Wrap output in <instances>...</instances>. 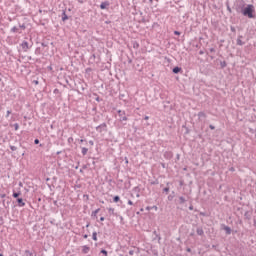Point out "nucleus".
Here are the masks:
<instances>
[{"mask_svg":"<svg viewBox=\"0 0 256 256\" xmlns=\"http://www.w3.org/2000/svg\"><path fill=\"white\" fill-rule=\"evenodd\" d=\"M87 237H89V235H87V234H84V235H83V238H84V239H87Z\"/></svg>","mask_w":256,"mask_h":256,"instance_id":"8fccbe9b","label":"nucleus"},{"mask_svg":"<svg viewBox=\"0 0 256 256\" xmlns=\"http://www.w3.org/2000/svg\"><path fill=\"white\" fill-rule=\"evenodd\" d=\"M196 233L200 237H203V235H205V231H203V228H201V227L197 228Z\"/></svg>","mask_w":256,"mask_h":256,"instance_id":"0eeeda50","label":"nucleus"},{"mask_svg":"<svg viewBox=\"0 0 256 256\" xmlns=\"http://www.w3.org/2000/svg\"><path fill=\"white\" fill-rule=\"evenodd\" d=\"M159 182L156 181V182H152V185H157Z\"/></svg>","mask_w":256,"mask_h":256,"instance_id":"864d4df0","label":"nucleus"},{"mask_svg":"<svg viewBox=\"0 0 256 256\" xmlns=\"http://www.w3.org/2000/svg\"><path fill=\"white\" fill-rule=\"evenodd\" d=\"M189 210L193 211V205L189 206Z\"/></svg>","mask_w":256,"mask_h":256,"instance_id":"603ef678","label":"nucleus"},{"mask_svg":"<svg viewBox=\"0 0 256 256\" xmlns=\"http://www.w3.org/2000/svg\"><path fill=\"white\" fill-rule=\"evenodd\" d=\"M109 5H110L109 1L102 2L100 4V9H106L109 7Z\"/></svg>","mask_w":256,"mask_h":256,"instance_id":"423d86ee","label":"nucleus"},{"mask_svg":"<svg viewBox=\"0 0 256 256\" xmlns=\"http://www.w3.org/2000/svg\"><path fill=\"white\" fill-rule=\"evenodd\" d=\"M151 209H154L155 211H158V207L157 206H152Z\"/></svg>","mask_w":256,"mask_h":256,"instance_id":"4c0bfd02","label":"nucleus"},{"mask_svg":"<svg viewBox=\"0 0 256 256\" xmlns=\"http://www.w3.org/2000/svg\"><path fill=\"white\" fill-rule=\"evenodd\" d=\"M181 71H182L181 67H178V66L172 69V73H174L175 75H177V73H181Z\"/></svg>","mask_w":256,"mask_h":256,"instance_id":"1a4fd4ad","label":"nucleus"},{"mask_svg":"<svg viewBox=\"0 0 256 256\" xmlns=\"http://www.w3.org/2000/svg\"><path fill=\"white\" fill-rule=\"evenodd\" d=\"M1 199H5L6 195L5 194H0Z\"/></svg>","mask_w":256,"mask_h":256,"instance_id":"79ce46f5","label":"nucleus"},{"mask_svg":"<svg viewBox=\"0 0 256 256\" xmlns=\"http://www.w3.org/2000/svg\"><path fill=\"white\" fill-rule=\"evenodd\" d=\"M174 35H181V32H179V31H174Z\"/></svg>","mask_w":256,"mask_h":256,"instance_id":"58836bf2","label":"nucleus"},{"mask_svg":"<svg viewBox=\"0 0 256 256\" xmlns=\"http://www.w3.org/2000/svg\"><path fill=\"white\" fill-rule=\"evenodd\" d=\"M230 30H231L232 33H235L237 31L234 26H231Z\"/></svg>","mask_w":256,"mask_h":256,"instance_id":"c85d7f7f","label":"nucleus"},{"mask_svg":"<svg viewBox=\"0 0 256 256\" xmlns=\"http://www.w3.org/2000/svg\"><path fill=\"white\" fill-rule=\"evenodd\" d=\"M209 129H211L212 131H214L215 126H214V125H212V124H210V125H209Z\"/></svg>","mask_w":256,"mask_h":256,"instance_id":"473e14b6","label":"nucleus"},{"mask_svg":"<svg viewBox=\"0 0 256 256\" xmlns=\"http://www.w3.org/2000/svg\"><path fill=\"white\" fill-rule=\"evenodd\" d=\"M18 29H22V31H25V29H27V26H25V24H19Z\"/></svg>","mask_w":256,"mask_h":256,"instance_id":"aec40b11","label":"nucleus"},{"mask_svg":"<svg viewBox=\"0 0 256 256\" xmlns=\"http://www.w3.org/2000/svg\"><path fill=\"white\" fill-rule=\"evenodd\" d=\"M0 256H3V253H0Z\"/></svg>","mask_w":256,"mask_h":256,"instance_id":"e2e57ef3","label":"nucleus"},{"mask_svg":"<svg viewBox=\"0 0 256 256\" xmlns=\"http://www.w3.org/2000/svg\"><path fill=\"white\" fill-rule=\"evenodd\" d=\"M209 51L210 53H215V48H210Z\"/></svg>","mask_w":256,"mask_h":256,"instance_id":"e433bc0d","label":"nucleus"},{"mask_svg":"<svg viewBox=\"0 0 256 256\" xmlns=\"http://www.w3.org/2000/svg\"><path fill=\"white\" fill-rule=\"evenodd\" d=\"M68 143H73V137L68 138Z\"/></svg>","mask_w":256,"mask_h":256,"instance_id":"f704fd0d","label":"nucleus"},{"mask_svg":"<svg viewBox=\"0 0 256 256\" xmlns=\"http://www.w3.org/2000/svg\"><path fill=\"white\" fill-rule=\"evenodd\" d=\"M187 252H188V253H191V248H187Z\"/></svg>","mask_w":256,"mask_h":256,"instance_id":"6e6d98bb","label":"nucleus"},{"mask_svg":"<svg viewBox=\"0 0 256 256\" xmlns=\"http://www.w3.org/2000/svg\"><path fill=\"white\" fill-rule=\"evenodd\" d=\"M0 25H1V20H0Z\"/></svg>","mask_w":256,"mask_h":256,"instance_id":"69168bd1","label":"nucleus"},{"mask_svg":"<svg viewBox=\"0 0 256 256\" xmlns=\"http://www.w3.org/2000/svg\"><path fill=\"white\" fill-rule=\"evenodd\" d=\"M69 19V16H67V13L65 11L62 12V21H67Z\"/></svg>","mask_w":256,"mask_h":256,"instance_id":"2eb2a0df","label":"nucleus"},{"mask_svg":"<svg viewBox=\"0 0 256 256\" xmlns=\"http://www.w3.org/2000/svg\"><path fill=\"white\" fill-rule=\"evenodd\" d=\"M237 13H242L244 17H248V19H255V6L253 4H248L245 8L243 6L236 7Z\"/></svg>","mask_w":256,"mask_h":256,"instance_id":"f257e3e1","label":"nucleus"},{"mask_svg":"<svg viewBox=\"0 0 256 256\" xmlns=\"http://www.w3.org/2000/svg\"><path fill=\"white\" fill-rule=\"evenodd\" d=\"M92 239L93 241H97V232L92 233Z\"/></svg>","mask_w":256,"mask_h":256,"instance_id":"a878e982","label":"nucleus"},{"mask_svg":"<svg viewBox=\"0 0 256 256\" xmlns=\"http://www.w3.org/2000/svg\"><path fill=\"white\" fill-rule=\"evenodd\" d=\"M89 145H92V146H93V145H95V142H93V140H90V141H89Z\"/></svg>","mask_w":256,"mask_h":256,"instance_id":"ea45409f","label":"nucleus"},{"mask_svg":"<svg viewBox=\"0 0 256 256\" xmlns=\"http://www.w3.org/2000/svg\"><path fill=\"white\" fill-rule=\"evenodd\" d=\"M89 246H87V245H84V246H82V253L84 254V255H87V253H89Z\"/></svg>","mask_w":256,"mask_h":256,"instance_id":"9d476101","label":"nucleus"},{"mask_svg":"<svg viewBox=\"0 0 256 256\" xmlns=\"http://www.w3.org/2000/svg\"><path fill=\"white\" fill-rule=\"evenodd\" d=\"M19 185H20V187H23V184L21 182L19 183Z\"/></svg>","mask_w":256,"mask_h":256,"instance_id":"13d9d810","label":"nucleus"},{"mask_svg":"<svg viewBox=\"0 0 256 256\" xmlns=\"http://www.w3.org/2000/svg\"><path fill=\"white\" fill-rule=\"evenodd\" d=\"M243 36H238L237 40H236V45H239L240 47H243V45H245V42H242Z\"/></svg>","mask_w":256,"mask_h":256,"instance_id":"39448f33","label":"nucleus"},{"mask_svg":"<svg viewBox=\"0 0 256 256\" xmlns=\"http://www.w3.org/2000/svg\"><path fill=\"white\" fill-rule=\"evenodd\" d=\"M163 192H164V193H168V192H169V186L165 187V188L163 189Z\"/></svg>","mask_w":256,"mask_h":256,"instance_id":"c756f323","label":"nucleus"},{"mask_svg":"<svg viewBox=\"0 0 256 256\" xmlns=\"http://www.w3.org/2000/svg\"><path fill=\"white\" fill-rule=\"evenodd\" d=\"M99 211H101V209H96L95 211L92 212V217H97V213H99Z\"/></svg>","mask_w":256,"mask_h":256,"instance_id":"5701e85b","label":"nucleus"},{"mask_svg":"<svg viewBox=\"0 0 256 256\" xmlns=\"http://www.w3.org/2000/svg\"><path fill=\"white\" fill-rule=\"evenodd\" d=\"M11 151H15L17 149V146H10Z\"/></svg>","mask_w":256,"mask_h":256,"instance_id":"72a5a7b5","label":"nucleus"},{"mask_svg":"<svg viewBox=\"0 0 256 256\" xmlns=\"http://www.w3.org/2000/svg\"><path fill=\"white\" fill-rule=\"evenodd\" d=\"M223 229H224L226 235H231V227H229V226H224Z\"/></svg>","mask_w":256,"mask_h":256,"instance_id":"4468645a","label":"nucleus"},{"mask_svg":"<svg viewBox=\"0 0 256 256\" xmlns=\"http://www.w3.org/2000/svg\"><path fill=\"white\" fill-rule=\"evenodd\" d=\"M34 144H35V145H39V139H35V140H34Z\"/></svg>","mask_w":256,"mask_h":256,"instance_id":"c9c22d12","label":"nucleus"},{"mask_svg":"<svg viewBox=\"0 0 256 256\" xmlns=\"http://www.w3.org/2000/svg\"><path fill=\"white\" fill-rule=\"evenodd\" d=\"M137 197H139V194H137Z\"/></svg>","mask_w":256,"mask_h":256,"instance_id":"0e129e2a","label":"nucleus"},{"mask_svg":"<svg viewBox=\"0 0 256 256\" xmlns=\"http://www.w3.org/2000/svg\"><path fill=\"white\" fill-rule=\"evenodd\" d=\"M11 33H21V30L19 29V27L14 26L11 28Z\"/></svg>","mask_w":256,"mask_h":256,"instance_id":"f8f14e48","label":"nucleus"},{"mask_svg":"<svg viewBox=\"0 0 256 256\" xmlns=\"http://www.w3.org/2000/svg\"><path fill=\"white\" fill-rule=\"evenodd\" d=\"M20 45L24 53H27L31 49V46H29V42L27 41H23Z\"/></svg>","mask_w":256,"mask_h":256,"instance_id":"7ed1b4c3","label":"nucleus"},{"mask_svg":"<svg viewBox=\"0 0 256 256\" xmlns=\"http://www.w3.org/2000/svg\"><path fill=\"white\" fill-rule=\"evenodd\" d=\"M18 207H25V202L23 198H17Z\"/></svg>","mask_w":256,"mask_h":256,"instance_id":"6e6552de","label":"nucleus"},{"mask_svg":"<svg viewBox=\"0 0 256 256\" xmlns=\"http://www.w3.org/2000/svg\"><path fill=\"white\" fill-rule=\"evenodd\" d=\"M96 131L98 133H103V131H107V124L106 123H102L99 126L96 127Z\"/></svg>","mask_w":256,"mask_h":256,"instance_id":"20e7f679","label":"nucleus"},{"mask_svg":"<svg viewBox=\"0 0 256 256\" xmlns=\"http://www.w3.org/2000/svg\"><path fill=\"white\" fill-rule=\"evenodd\" d=\"M198 118L199 119H207V114H205V112H199L198 113Z\"/></svg>","mask_w":256,"mask_h":256,"instance_id":"ddd939ff","label":"nucleus"},{"mask_svg":"<svg viewBox=\"0 0 256 256\" xmlns=\"http://www.w3.org/2000/svg\"><path fill=\"white\" fill-rule=\"evenodd\" d=\"M35 55H41V48H36Z\"/></svg>","mask_w":256,"mask_h":256,"instance_id":"bb28decb","label":"nucleus"},{"mask_svg":"<svg viewBox=\"0 0 256 256\" xmlns=\"http://www.w3.org/2000/svg\"><path fill=\"white\" fill-rule=\"evenodd\" d=\"M88 151V148L82 147V155H87Z\"/></svg>","mask_w":256,"mask_h":256,"instance_id":"412c9836","label":"nucleus"},{"mask_svg":"<svg viewBox=\"0 0 256 256\" xmlns=\"http://www.w3.org/2000/svg\"><path fill=\"white\" fill-rule=\"evenodd\" d=\"M132 45L134 49H138L139 48V42L137 41H132Z\"/></svg>","mask_w":256,"mask_h":256,"instance_id":"dca6fc26","label":"nucleus"},{"mask_svg":"<svg viewBox=\"0 0 256 256\" xmlns=\"http://www.w3.org/2000/svg\"><path fill=\"white\" fill-rule=\"evenodd\" d=\"M79 143H85V140L80 139V140H79Z\"/></svg>","mask_w":256,"mask_h":256,"instance_id":"3c124183","label":"nucleus"},{"mask_svg":"<svg viewBox=\"0 0 256 256\" xmlns=\"http://www.w3.org/2000/svg\"><path fill=\"white\" fill-rule=\"evenodd\" d=\"M205 52H203V50L199 51V55H203Z\"/></svg>","mask_w":256,"mask_h":256,"instance_id":"de8ad7c7","label":"nucleus"},{"mask_svg":"<svg viewBox=\"0 0 256 256\" xmlns=\"http://www.w3.org/2000/svg\"><path fill=\"white\" fill-rule=\"evenodd\" d=\"M100 221H105V217H100Z\"/></svg>","mask_w":256,"mask_h":256,"instance_id":"5fc2aeb1","label":"nucleus"},{"mask_svg":"<svg viewBox=\"0 0 256 256\" xmlns=\"http://www.w3.org/2000/svg\"><path fill=\"white\" fill-rule=\"evenodd\" d=\"M9 115H11V110H7V112H6V118H9Z\"/></svg>","mask_w":256,"mask_h":256,"instance_id":"2f4dec72","label":"nucleus"},{"mask_svg":"<svg viewBox=\"0 0 256 256\" xmlns=\"http://www.w3.org/2000/svg\"><path fill=\"white\" fill-rule=\"evenodd\" d=\"M14 129H15V131H19V124L18 123L14 124Z\"/></svg>","mask_w":256,"mask_h":256,"instance_id":"cd10ccee","label":"nucleus"},{"mask_svg":"<svg viewBox=\"0 0 256 256\" xmlns=\"http://www.w3.org/2000/svg\"><path fill=\"white\" fill-rule=\"evenodd\" d=\"M21 195V192H13L12 196L14 197V199L19 198V196Z\"/></svg>","mask_w":256,"mask_h":256,"instance_id":"a211bd4d","label":"nucleus"},{"mask_svg":"<svg viewBox=\"0 0 256 256\" xmlns=\"http://www.w3.org/2000/svg\"><path fill=\"white\" fill-rule=\"evenodd\" d=\"M227 11H229V13H231V7L227 6Z\"/></svg>","mask_w":256,"mask_h":256,"instance_id":"a18cd8bd","label":"nucleus"},{"mask_svg":"<svg viewBox=\"0 0 256 256\" xmlns=\"http://www.w3.org/2000/svg\"><path fill=\"white\" fill-rule=\"evenodd\" d=\"M179 201H180V205H183V203H185V201H187V200H185V197L180 196Z\"/></svg>","mask_w":256,"mask_h":256,"instance_id":"4be33fe9","label":"nucleus"},{"mask_svg":"<svg viewBox=\"0 0 256 256\" xmlns=\"http://www.w3.org/2000/svg\"><path fill=\"white\" fill-rule=\"evenodd\" d=\"M99 256H108V254H107V250L102 249V250L100 251Z\"/></svg>","mask_w":256,"mask_h":256,"instance_id":"f3484780","label":"nucleus"},{"mask_svg":"<svg viewBox=\"0 0 256 256\" xmlns=\"http://www.w3.org/2000/svg\"><path fill=\"white\" fill-rule=\"evenodd\" d=\"M0 82H1V78H0Z\"/></svg>","mask_w":256,"mask_h":256,"instance_id":"338daca9","label":"nucleus"},{"mask_svg":"<svg viewBox=\"0 0 256 256\" xmlns=\"http://www.w3.org/2000/svg\"><path fill=\"white\" fill-rule=\"evenodd\" d=\"M34 85H37L39 83V80H33Z\"/></svg>","mask_w":256,"mask_h":256,"instance_id":"a19ab883","label":"nucleus"},{"mask_svg":"<svg viewBox=\"0 0 256 256\" xmlns=\"http://www.w3.org/2000/svg\"><path fill=\"white\" fill-rule=\"evenodd\" d=\"M25 253H26V255L33 256V253H31V251H29V250H25Z\"/></svg>","mask_w":256,"mask_h":256,"instance_id":"7c9ffc66","label":"nucleus"},{"mask_svg":"<svg viewBox=\"0 0 256 256\" xmlns=\"http://www.w3.org/2000/svg\"><path fill=\"white\" fill-rule=\"evenodd\" d=\"M134 253H135V251H133V250L129 251V255H133Z\"/></svg>","mask_w":256,"mask_h":256,"instance_id":"c03bdc74","label":"nucleus"},{"mask_svg":"<svg viewBox=\"0 0 256 256\" xmlns=\"http://www.w3.org/2000/svg\"><path fill=\"white\" fill-rule=\"evenodd\" d=\"M168 199L171 200V196H169Z\"/></svg>","mask_w":256,"mask_h":256,"instance_id":"680f3d73","label":"nucleus"},{"mask_svg":"<svg viewBox=\"0 0 256 256\" xmlns=\"http://www.w3.org/2000/svg\"><path fill=\"white\" fill-rule=\"evenodd\" d=\"M150 3H153V0H149Z\"/></svg>","mask_w":256,"mask_h":256,"instance_id":"bf43d9fd","label":"nucleus"},{"mask_svg":"<svg viewBox=\"0 0 256 256\" xmlns=\"http://www.w3.org/2000/svg\"><path fill=\"white\" fill-rule=\"evenodd\" d=\"M128 205H133V201L128 200Z\"/></svg>","mask_w":256,"mask_h":256,"instance_id":"49530a36","label":"nucleus"},{"mask_svg":"<svg viewBox=\"0 0 256 256\" xmlns=\"http://www.w3.org/2000/svg\"><path fill=\"white\" fill-rule=\"evenodd\" d=\"M79 86L78 89L81 90V91H85V89H87V84L85 83H79Z\"/></svg>","mask_w":256,"mask_h":256,"instance_id":"9b49d317","label":"nucleus"},{"mask_svg":"<svg viewBox=\"0 0 256 256\" xmlns=\"http://www.w3.org/2000/svg\"><path fill=\"white\" fill-rule=\"evenodd\" d=\"M168 199L171 200V196H169Z\"/></svg>","mask_w":256,"mask_h":256,"instance_id":"052dcab7","label":"nucleus"},{"mask_svg":"<svg viewBox=\"0 0 256 256\" xmlns=\"http://www.w3.org/2000/svg\"><path fill=\"white\" fill-rule=\"evenodd\" d=\"M145 121H149V116L144 117Z\"/></svg>","mask_w":256,"mask_h":256,"instance_id":"09e8293b","label":"nucleus"},{"mask_svg":"<svg viewBox=\"0 0 256 256\" xmlns=\"http://www.w3.org/2000/svg\"><path fill=\"white\" fill-rule=\"evenodd\" d=\"M117 113H118L120 123H123L124 121H128L125 110H118Z\"/></svg>","mask_w":256,"mask_h":256,"instance_id":"f03ea898","label":"nucleus"},{"mask_svg":"<svg viewBox=\"0 0 256 256\" xmlns=\"http://www.w3.org/2000/svg\"><path fill=\"white\" fill-rule=\"evenodd\" d=\"M108 212L110 213V215H115V208H109Z\"/></svg>","mask_w":256,"mask_h":256,"instance_id":"393cba45","label":"nucleus"},{"mask_svg":"<svg viewBox=\"0 0 256 256\" xmlns=\"http://www.w3.org/2000/svg\"><path fill=\"white\" fill-rule=\"evenodd\" d=\"M151 209H152L151 206H147V207H146V210H147V211H151Z\"/></svg>","mask_w":256,"mask_h":256,"instance_id":"37998d69","label":"nucleus"},{"mask_svg":"<svg viewBox=\"0 0 256 256\" xmlns=\"http://www.w3.org/2000/svg\"><path fill=\"white\" fill-rule=\"evenodd\" d=\"M121 201V198L119 196H114L113 202L114 203H119Z\"/></svg>","mask_w":256,"mask_h":256,"instance_id":"6ab92c4d","label":"nucleus"},{"mask_svg":"<svg viewBox=\"0 0 256 256\" xmlns=\"http://www.w3.org/2000/svg\"><path fill=\"white\" fill-rule=\"evenodd\" d=\"M220 65H221V68H222V69H225V67H227V62H226V61H222V62L220 63Z\"/></svg>","mask_w":256,"mask_h":256,"instance_id":"b1692460","label":"nucleus"},{"mask_svg":"<svg viewBox=\"0 0 256 256\" xmlns=\"http://www.w3.org/2000/svg\"><path fill=\"white\" fill-rule=\"evenodd\" d=\"M42 47H47V45H45V43H42Z\"/></svg>","mask_w":256,"mask_h":256,"instance_id":"4d7b16f0","label":"nucleus"}]
</instances>
